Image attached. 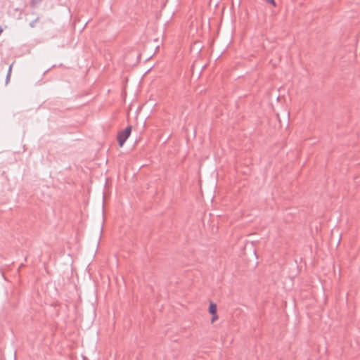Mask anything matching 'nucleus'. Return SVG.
Returning a JSON list of instances; mask_svg holds the SVG:
<instances>
[{"label": "nucleus", "mask_w": 360, "mask_h": 360, "mask_svg": "<svg viewBox=\"0 0 360 360\" xmlns=\"http://www.w3.org/2000/svg\"><path fill=\"white\" fill-rule=\"evenodd\" d=\"M131 131V127L129 126L125 129L120 131L117 134V141L120 147L123 146L124 143L129 136Z\"/></svg>", "instance_id": "f257e3e1"}, {"label": "nucleus", "mask_w": 360, "mask_h": 360, "mask_svg": "<svg viewBox=\"0 0 360 360\" xmlns=\"http://www.w3.org/2000/svg\"><path fill=\"white\" fill-rule=\"evenodd\" d=\"M217 304L213 302H211L209 306V312L211 314H217Z\"/></svg>", "instance_id": "f03ea898"}, {"label": "nucleus", "mask_w": 360, "mask_h": 360, "mask_svg": "<svg viewBox=\"0 0 360 360\" xmlns=\"http://www.w3.org/2000/svg\"><path fill=\"white\" fill-rule=\"evenodd\" d=\"M13 63H13L9 66V68H8V72H7V75H6V84H8V82H10V79H11V72H12V68H13Z\"/></svg>", "instance_id": "7ed1b4c3"}, {"label": "nucleus", "mask_w": 360, "mask_h": 360, "mask_svg": "<svg viewBox=\"0 0 360 360\" xmlns=\"http://www.w3.org/2000/svg\"><path fill=\"white\" fill-rule=\"evenodd\" d=\"M42 0H30V6H31V7L34 8Z\"/></svg>", "instance_id": "20e7f679"}, {"label": "nucleus", "mask_w": 360, "mask_h": 360, "mask_svg": "<svg viewBox=\"0 0 360 360\" xmlns=\"http://www.w3.org/2000/svg\"><path fill=\"white\" fill-rule=\"evenodd\" d=\"M218 319V316L217 314H212V319H211V322L212 323H214L216 320Z\"/></svg>", "instance_id": "39448f33"}, {"label": "nucleus", "mask_w": 360, "mask_h": 360, "mask_svg": "<svg viewBox=\"0 0 360 360\" xmlns=\"http://www.w3.org/2000/svg\"><path fill=\"white\" fill-rule=\"evenodd\" d=\"M266 1L274 6H276V2L274 0H266Z\"/></svg>", "instance_id": "423d86ee"}, {"label": "nucleus", "mask_w": 360, "mask_h": 360, "mask_svg": "<svg viewBox=\"0 0 360 360\" xmlns=\"http://www.w3.org/2000/svg\"><path fill=\"white\" fill-rule=\"evenodd\" d=\"M37 20H38V19H36V20H35V21H33V22H30V26H31L32 27H34V23H35V22H36Z\"/></svg>", "instance_id": "0eeeda50"}, {"label": "nucleus", "mask_w": 360, "mask_h": 360, "mask_svg": "<svg viewBox=\"0 0 360 360\" xmlns=\"http://www.w3.org/2000/svg\"><path fill=\"white\" fill-rule=\"evenodd\" d=\"M2 32V30L0 28V34H1Z\"/></svg>", "instance_id": "6e6552de"}]
</instances>
